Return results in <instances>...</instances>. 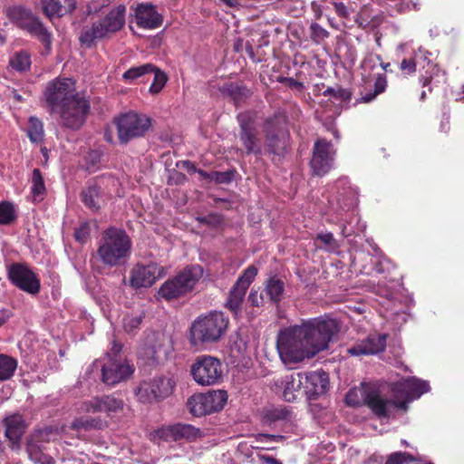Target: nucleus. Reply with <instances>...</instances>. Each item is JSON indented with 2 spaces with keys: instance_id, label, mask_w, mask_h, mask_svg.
I'll use <instances>...</instances> for the list:
<instances>
[{
  "instance_id": "f257e3e1",
  "label": "nucleus",
  "mask_w": 464,
  "mask_h": 464,
  "mask_svg": "<svg viewBox=\"0 0 464 464\" xmlns=\"http://www.w3.org/2000/svg\"><path fill=\"white\" fill-rule=\"evenodd\" d=\"M228 324L229 319L222 312L211 311L198 315L188 328V340L190 346L201 350L219 342L227 334Z\"/></svg>"
},
{
  "instance_id": "f03ea898",
  "label": "nucleus",
  "mask_w": 464,
  "mask_h": 464,
  "mask_svg": "<svg viewBox=\"0 0 464 464\" xmlns=\"http://www.w3.org/2000/svg\"><path fill=\"white\" fill-rule=\"evenodd\" d=\"M131 246V239L124 229L110 227L102 234L96 257L105 266H119L127 262Z\"/></svg>"
},
{
  "instance_id": "7ed1b4c3",
  "label": "nucleus",
  "mask_w": 464,
  "mask_h": 464,
  "mask_svg": "<svg viewBox=\"0 0 464 464\" xmlns=\"http://www.w3.org/2000/svg\"><path fill=\"white\" fill-rule=\"evenodd\" d=\"M301 326L312 355L327 349L341 329L340 322L328 314L303 321Z\"/></svg>"
},
{
  "instance_id": "20e7f679",
  "label": "nucleus",
  "mask_w": 464,
  "mask_h": 464,
  "mask_svg": "<svg viewBox=\"0 0 464 464\" xmlns=\"http://www.w3.org/2000/svg\"><path fill=\"white\" fill-rule=\"evenodd\" d=\"M276 347L282 361L285 363L300 362L311 353L301 324L281 330L277 336Z\"/></svg>"
},
{
  "instance_id": "39448f33",
  "label": "nucleus",
  "mask_w": 464,
  "mask_h": 464,
  "mask_svg": "<svg viewBox=\"0 0 464 464\" xmlns=\"http://www.w3.org/2000/svg\"><path fill=\"white\" fill-rule=\"evenodd\" d=\"M203 267L199 265H188L177 275L164 282L159 289L160 297L167 301L178 299L192 292L202 278Z\"/></svg>"
},
{
  "instance_id": "423d86ee",
  "label": "nucleus",
  "mask_w": 464,
  "mask_h": 464,
  "mask_svg": "<svg viewBox=\"0 0 464 464\" xmlns=\"http://www.w3.org/2000/svg\"><path fill=\"white\" fill-rule=\"evenodd\" d=\"M125 13L126 6L119 5L103 19L92 23L90 27H83L79 36L80 43L86 47H92L95 40L103 39L120 31L125 24Z\"/></svg>"
},
{
  "instance_id": "0eeeda50",
  "label": "nucleus",
  "mask_w": 464,
  "mask_h": 464,
  "mask_svg": "<svg viewBox=\"0 0 464 464\" xmlns=\"http://www.w3.org/2000/svg\"><path fill=\"white\" fill-rule=\"evenodd\" d=\"M194 382L201 386L218 384L223 377V365L219 359L211 355H199L190 366Z\"/></svg>"
},
{
  "instance_id": "6e6552de",
  "label": "nucleus",
  "mask_w": 464,
  "mask_h": 464,
  "mask_svg": "<svg viewBox=\"0 0 464 464\" xmlns=\"http://www.w3.org/2000/svg\"><path fill=\"white\" fill-rule=\"evenodd\" d=\"M118 140L121 144L143 137L151 126V119L145 114L129 111L116 120Z\"/></svg>"
},
{
  "instance_id": "1a4fd4ad",
  "label": "nucleus",
  "mask_w": 464,
  "mask_h": 464,
  "mask_svg": "<svg viewBox=\"0 0 464 464\" xmlns=\"http://www.w3.org/2000/svg\"><path fill=\"white\" fill-rule=\"evenodd\" d=\"M90 110V102L77 92L63 104L55 113L60 115L63 127L76 130L84 124Z\"/></svg>"
},
{
  "instance_id": "9d476101",
  "label": "nucleus",
  "mask_w": 464,
  "mask_h": 464,
  "mask_svg": "<svg viewBox=\"0 0 464 464\" xmlns=\"http://www.w3.org/2000/svg\"><path fill=\"white\" fill-rule=\"evenodd\" d=\"M75 82L70 78H55L50 81L44 91V101L51 113L76 94Z\"/></svg>"
},
{
  "instance_id": "9b49d317",
  "label": "nucleus",
  "mask_w": 464,
  "mask_h": 464,
  "mask_svg": "<svg viewBox=\"0 0 464 464\" xmlns=\"http://www.w3.org/2000/svg\"><path fill=\"white\" fill-rule=\"evenodd\" d=\"M175 385L176 382L172 378L158 376L141 382L135 390V394L142 403L160 401L171 395Z\"/></svg>"
},
{
  "instance_id": "f8f14e48",
  "label": "nucleus",
  "mask_w": 464,
  "mask_h": 464,
  "mask_svg": "<svg viewBox=\"0 0 464 464\" xmlns=\"http://www.w3.org/2000/svg\"><path fill=\"white\" fill-rule=\"evenodd\" d=\"M239 125L238 139L242 146V153L246 155H260L262 153L261 140L255 127V117L250 111L237 115Z\"/></svg>"
},
{
  "instance_id": "ddd939ff",
  "label": "nucleus",
  "mask_w": 464,
  "mask_h": 464,
  "mask_svg": "<svg viewBox=\"0 0 464 464\" xmlns=\"http://www.w3.org/2000/svg\"><path fill=\"white\" fill-rule=\"evenodd\" d=\"M7 278L12 285L27 294L37 295L40 292L39 276L25 264L13 263L8 267Z\"/></svg>"
},
{
  "instance_id": "4468645a",
  "label": "nucleus",
  "mask_w": 464,
  "mask_h": 464,
  "mask_svg": "<svg viewBox=\"0 0 464 464\" xmlns=\"http://www.w3.org/2000/svg\"><path fill=\"white\" fill-rule=\"evenodd\" d=\"M335 150L333 143L325 139H318L313 147L310 168L315 176H324L333 168Z\"/></svg>"
},
{
  "instance_id": "2eb2a0df",
  "label": "nucleus",
  "mask_w": 464,
  "mask_h": 464,
  "mask_svg": "<svg viewBox=\"0 0 464 464\" xmlns=\"http://www.w3.org/2000/svg\"><path fill=\"white\" fill-rule=\"evenodd\" d=\"M133 368L122 357L114 359L110 353L109 360L102 365V381L105 384L112 386L126 381L133 373Z\"/></svg>"
},
{
  "instance_id": "dca6fc26",
  "label": "nucleus",
  "mask_w": 464,
  "mask_h": 464,
  "mask_svg": "<svg viewBox=\"0 0 464 464\" xmlns=\"http://www.w3.org/2000/svg\"><path fill=\"white\" fill-rule=\"evenodd\" d=\"M160 437L167 441H195L203 436L200 429L187 423H176L163 427L159 431Z\"/></svg>"
},
{
  "instance_id": "f3484780",
  "label": "nucleus",
  "mask_w": 464,
  "mask_h": 464,
  "mask_svg": "<svg viewBox=\"0 0 464 464\" xmlns=\"http://www.w3.org/2000/svg\"><path fill=\"white\" fill-rule=\"evenodd\" d=\"M304 393L309 400H314L324 394L329 388V376L324 371H315L304 374Z\"/></svg>"
},
{
  "instance_id": "a211bd4d",
  "label": "nucleus",
  "mask_w": 464,
  "mask_h": 464,
  "mask_svg": "<svg viewBox=\"0 0 464 464\" xmlns=\"http://www.w3.org/2000/svg\"><path fill=\"white\" fill-rule=\"evenodd\" d=\"M136 24L140 28L156 29L163 23V17L156 7L148 3L138 4L134 9Z\"/></svg>"
},
{
  "instance_id": "6ab92c4d",
  "label": "nucleus",
  "mask_w": 464,
  "mask_h": 464,
  "mask_svg": "<svg viewBox=\"0 0 464 464\" xmlns=\"http://www.w3.org/2000/svg\"><path fill=\"white\" fill-rule=\"evenodd\" d=\"M386 347V336L382 334H371L365 340L354 343L347 349L351 356L375 354L384 351Z\"/></svg>"
},
{
  "instance_id": "aec40b11",
  "label": "nucleus",
  "mask_w": 464,
  "mask_h": 464,
  "mask_svg": "<svg viewBox=\"0 0 464 464\" xmlns=\"http://www.w3.org/2000/svg\"><path fill=\"white\" fill-rule=\"evenodd\" d=\"M158 266L136 265L130 271V284L134 288L151 286L157 280Z\"/></svg>"
},
{
  "instance_id": "412c9836",
  "label": "nucleus",
  "mask_w": 464,
  "mask_h": 464,
  "mask_svg": "<svg viewBox=\"0 0 464 464\" xmlns=\"http://www.w3.org/2000/svg\"><path fill=\"white\" fill-rule=\"evenodd\" d=\"M123 401L111 395L93 397L85 403V410L89 412H117L123 408Z\"/></svg>"
},
{
  "instance_id": "4be33fe9",
  "label": "nucleus",
  "mask_w": 464,
  "mask_h": 464,
  "mask_svg": "<svg viewBox=\"0 0 464 464\" xmlns=\"http://www.w3.org/2000/svg\"><path fill=\"white\" fill-rule=\"evenodd\" d=\"M276 384L284 387L283 398L285 401L293 402L304 393V373L286 375L284 379L276 381Z\"/></svg>"
},
{
  "instance_id": "5701e85b",
  "label": "nucleus",
  "mask_w": 464,
  "mask_h": 464,
  "mask_svg": "<svg viewBox=\"0 0 464 464\" xmlns=\"http://www.w3.org/2000/svg\"><path fill=\"white\" fill-rule=\"evenodd\" d=\"M363 403L376 415L378 418H389L391 413V400L383 399L379 392L368 391L363 396Z\"/></svg>"
},
{
  "instance_id": "b1692460",
  "label": "nucleus",
  "mask_w": 464,
  "mask_h": 464,
  "mask_svg": "<svg viewBox=\"0 0 464 464\" xmlns=\"http://www.w3.org/2000/svg\"><path fill=\"white\" fill-rule=\"evenodd\" d=\"M220 93L230 99L238 107L245 103L252 95V91L243 84L228 82L218 87Z\"/></svg>"
},
{
  "instance_id": "393cba45",
  "label": "nucleus",
  "mask_w": 464,
  "mask_h": 464,
  "mask_svg": "<svg viewBox=\"0 0 464 464\" xmlns=\"http://www.w3.org/2000/svg\"><path fill=\"white\" fill-rule=\"evenodd\" d=\"M81 200L93 213L100 211L104 201L102 188L95 183H89L81 192Z\"/></svg>"
},
{
  "instance_id": "a878e982",
  "label": "nucleus",
  "mask_w": 464,
  "mask_h": 464,
  "mask_svg": "<svg viewBox=\"0 0 464 464\" xmlns=\"http://www.w3.org/2000/svg\"><path fill=\"white\" fill-rule=\"evenodd\" d=\"M262 130L264 135L285 134V132H289L287 116L283 111H276L264 120Z\"/></svg>"
},
{
  "instance_id": "bb28decb",
  "label": "nucleus",
  "mask_w": 464,
  "mask_h": 464,
  "mask_svg": "<svg viewBox=\"0 0 464 464\" xmlns=\"http://www.w3.org/2000/svg\"><path fill=\"white\" fill-rule=\"evenodd\" d=\"M5 437L12 443V448H19L20 440L25 431L24 420L20 415H13L5 420Z\"/></svg>"
},
{
  "instance_id": "cd10ccee",
  "label": "nucleus",
  "mask_w": 464,
  "mask_h": 464,
  "mask_svg": "<svg viewBox=\"0 0 464 464\" xmlns=\"http://www.w3.org/2000/svg\"><path fill=\"white\" fill-rule=\"evenodd\" d=\"M266 150L269 154L284 157L289 147L290 132L264 135Z\"/></svg>"
},
{
  "instance_id": "c85d7f7f",
  "label": "nucleus",
  "mask_w": 464,
  "mask_h": 464,
  "mask_svg": "<svg viewBox=\"0 0 464 464\" xmlns=\"http://www.w3.org/2000/svg\"><path fill=\"white\" fill-rule=\"evenodd\" d=\"M6 14L13 24L24 31L37 17L30 9L22 5L9 7L6 11Z\"/></svg>"
},
{
  "instance_id": "c756f323",
  "label": "nucleus",
  "mask_w": 464,
  "mask_h": 464,
  "mask_svg": "<svg viewBox=\"0 0 464 464\" xmlns=\"http://www.w3.org/2000/svg\"><path fill=\"white\" fill-rule=\"evenodd\" d=\"M285 287V282L275 275L265 281L264 294L271 304H278L284 297Z\"/></svg>"
},
{
  "instance_id": "7c9ffc66",
  "label": "nucleus",
  "mask_w": 464,
  "mask_h": 464,
  "mask_svg": "<svg viewBox=\"0 0 464 464\" xmlns=\"http://www.w3.org/2000/svg\"><path fill=\"white\" fill-rule=\"evenodd\" d=\"M291 415V411L285 406H272L263 410L262 420L270 426L277 425L278 423L290 420Z\"/></svg>"
},
{
  "instance_id": "2f4dec72",
  "label": "nucleus",
  "mask_w": 464,
  "mask_h": 464,
  "mask_svg": "<svg viewBox=\"0 0 464 464\" xmlns=\"http://www.w3.org/2000/svg\"><path fill=\"white\" fill-rule=\"evenodd\" d=\"M25 31L44 44L46 54H49L51 53L53 40L52 34L44 25L39 17H36V19L31 24V25Z\"/></svg>"
},
{
  "instance_id": "473e14b6",
  "label": "nucleus",
  "mask_w": 464,
  "mask_h": 464,
  "mask_svg": "<svg viewBox=\"0 0 464 464\" xmlns=\"http://www.w3.org/2000/svg\"><path fill=\"white\" fill-rule=\"evenodd\" d=\"M428 384L425 382L411 379L407 380L401 383L394 389L396 392H401L408 396L410 400H414L420 397L424 392H427Z\"/></svg>"
},
{
  "instance_id": "72a5a7b5",
  "label": "nucleus",
  "mask_w": 464,
  "mask_h": 464,
  "mask_svg": "<svg viewBox=\"0 0 464 464\" xmlns=\"http://www.w3.org/2000/svg\"><path fill=\"white\" fill-rule=\"evenodd\" d=\"M155 70L152 63H144L139 66H132L122 74V80L129 84H133L139 80L142 81L147 74H151Z\"/></svg>"
},
{
  "instance_id": "f704fd0d",
  "label": "nucleus",
  "mask_w": 464,
  "mask_h": 464,
  "mask_svg": "<svg viewBox=\"0 0 464 464\" xmlns=\"http://www.w3.org/2000/svg\"><path fill=\"white\" fill-rule=\"evenodd\" d=\"M427 59L426 53L420 49L413 52L411 55L404 57L400 63L399 69L404 75H411L416 72L417 66L421 65V62Z\"/></svg>"
},
{
  "instance_id": "c9c22d12",
  "label": "nucleus",
  "mask_w": 464,
  "mask_h": 464,
  "mask_svg": "<svg viewBox=\"0 0 464 464\" xmlns=\"http://www.w3.org/2000/svg\"><path fill=\"white\" fill-rule=\"evenodd\" d=\"M246 293V289L235 283L229 292L226 307L237 314L241 310Z\"/></svg>"
},
{
  "instance_id": "e433bc0d",
  "label": "nucleus",
  "mask_w": 464,
  "mask_h": 464,
  "mask_svg": "<svg viewBox=\"0 0 464 464\" xmlns=\"http://www.w3.org/2000/svg\"><path fill=\"white\" fill-rule=\"evenodd\" d=\"M209 413L221 411L227 402L228 395L224 390L212 391L205 393Z\"/></svg>"
},
{
  "instance_id": "4c0bfd02",
  "label": "nucleus",
  "mask_w": 464,
  "mask_h": 464,
  "mask_svg": "<svg viewBox=\"0 0 464 464\" xmlns=\"http://www.w3.org/2000/svg\"><path fill=\"white\" fill-rule=\"evenodd\" d=\"M187 407L189 412L196 417L210 414L205 393H197L192 395L187 401Z\"/></svg>"
},
{
  "instance_id": "58836bf2",
  "label": "nucleus",
  "mask_w": 464,
  "mask_h": 464,
  "mask_svg": "<svg viewBox=\"0 0 464 464\" xmlns=\"http://www.w3.org/2000/svg\"><path fill=\"white\" fill-rule=\"evenodd\" d=\"M31 54L25 50H20L10 58L9 66L18 72H26L31 69Z\"/></svg>"
},
{
  "instance_id": "ea45409f",
  "label": "nucleus",
  "mask_w": 464,
  "mask_h": 464,
  "mask_svg": "<svg viewBox=\"0 0 464 464\" xmlns=\"http://www.w3.org/2000/svg\"><path fill=\"white\" fill-rule=\"evenodd\" d=\"M27 136L31 142L40 143L44 140V124L40 119L31 116L28 120Z\"/></svg>"
},
{
  "instance_id": "a19ab883",
  "label": "nucleus",
  "mask_w": 464,
  "mask_h": 464,
  "mask_svg": "<svg viewBox=\"0 0 464 464\" xmlns=\"http://www.w3.org/2000/svg\"><path fill=\"white\" fill-rule=\"evenodd\" d=\"M16 368V359L6 354H0V381H7L11 379L14 376Z\"/></svg>"
},
{
  "instance_id": "79ce46f5",
  "label": "nucleus",
  "mask_w": 464,
  "mask_h": 464,
  "mask_svg": "<svg viewBox=\"0 0 464 464\" xmlns=\"http://www.w3.org/2000/svg\"><path fill=\"white\" fill-rule=\"evenodd\" d=\"M106 426V422L102 420L101 418H92L89 416L81 417L76 419L72 427L75 430L83 429V430H91V429H102Z\"/></svg>"
},
{
  "instance_id": "37998d69",
  "label": "nucleus",
  "mask_w": 464,
  "mask_h": 464,
  "mask_svg": "<svg viewBox=\"0 0 464 464\" xmlns=\"http://www.w3.org/2000/svg\"><path fill=\"white\" fill-rule=\"evenodd\" d=\"M31 183H32L31 192H32L34 198L35 199L37 198H43V196L44 195L46 188H45V185H44V177L39 169H34L33 170Z\"/></svg>"
},
{
  "instance_id": "c03bdc74",
  "label": "nucleus",
  "mask_w": 464,
  "mask_h": 464,
  "mask_svg": "<svg viewBox=\"0 0 464 464\" xmlns=\"http://www.w3.org/2000/svg\"><path fill=\"white\" fill-rule=\"evenodd\" d=\"M16 219L14 205L9 201L0 203V225H10Z\"/></svg>"
},
{
  "instance_id": "a18cd8bd",
  "label": "nucleus",
  "mask_w": 464,
  "mask_h": 464,
  "mask_svg": "<svg viewBox=\"0 0 464 464\" xmlns=\"http://www.w3.org/2000/svg\"><path fill=\"white\" fill-rule=\"evenodd\" d=\"M153 73V82L150 87V92L152 94H158L161 92L167 83L168 76L160 68L155 66V70L151 72Z\"/></svg>"
},
{
  "instance_id": "49530a36",
  "label": "nucleus",
  "mask_w": 464,
  "mask_h": 464,
  "mask_svg": "<svg viewBox=\"0 0 464 464\" xmlns=\"http://www.w3.org/2000/svg\"><path fill=\"white\" fill-rule=\"evenodd\" d=\"M257 273L258 269L256 266H248L237 278L236 284L247 290L251 283L255 280L256 276H257Z\"/></svg>"
},
{
  "instance_id": "de8ad7c7",
  "label": "nucleus",
  "mask_w": 464,
  "mask_h": 464,
  "mask_svg": "<svg viewBox=\"0 0 464 464\" xmlns=\"http://www.w3.org/2000/svg\"><path fill=\"white\" fill-rule=\"evenodd\" d=\"M42 4L43 11L47 17L63 16L60 0H43Z\"/></svg>"
},
{
  "instance_id": "09e8293b",
  "label": "nucleus",
  "mask_w": 464,
  "mask_h": 464,
  "mask_svg": "<svg viewBox=\"0 0 464 464\" xmlns=\"http://www.w3.org/2000/svg\"><path fill=\"white\" fill-rule=\"evenodd\" d=\"M330 35L329 32L317 23L310 25V38L315 44H320Z\"/></svg>"
},
{
  "instance_id": "8fccbe9b",
  "label": "nucleus",
  "mask_w": 464,
  "mask_h": 464,
  "mask_svg": "<svg viewBox=\"0 0 464 464\" xmlns=\"http://www.w3.org/2000/svg\"><path fill=\"white\" fill-rule=\"evenodd\" d=\"M324 96H332L335 99L342 101H350L352 98V92L348 89L338 87L337 89L328 87L323 92Z\"/></svg>"
},
{
  "instance_id": "3c124183",
  "label": "nucleus",
  "mask_w": 464,
  "mask_h": 464,
  "mask_svg": "<svg viewBox=\"0 0 464 464\" xmlns=\"http://www.w3.org/2000/svg\"><path fill=\"white\" fill-rule=\"evenodd\" d=\"M91 235V225L88 221H83L74 231V238L77 242L84 244L88 241Z\"/></svg>"
},
{
  "instance_id": "603ef678",
  "label": "nucleus",
  "mask_w": 464,
  "mask_h": 464,
  "mask_svg": "<svg viewBox=\"0 0 464 464\" xmlns=\"http://www.w3.org/2000/svg\"><path fill=\"white\" fill-rule=\"evenodd\" d=\"M142 322L141 315L130 316L127 315L123 318V329L128 334H134L140 328Z\"/></svg>"
},
{
  "instance_id": "864d4df0",
  "label": "nucleus",
  "mask_w": 464,
  "mask_h": 464,
  "mask_svg": "<svg viewBox=\"0 0 464 464\" xmlns=\"http://www.w3.org/2000/svg\"><path fill=\"white\" fill-rule=\"evenodd\" d=\"M197 221L209 227H218L223 223V218L217 213H210L204 217H198Z\"/></svg>"
},
{
  "instance_id": "5fc2aeb1",
  "label": "nucleus",
  "mask_w": 464,
  "mask_h": 464,
  "mask_svg": "<svg viewBox=\"0 0 464 464\" xmlns=\"http://www.w3.org/2000/svg\"><path fill=\"white\" fill-rule=\"evenodd\" d=\"M236 173L235 169H228L223 172L212 171V180L218 184H229L233 181Z\"/></svg>"
},
{
  "instance_id": "6e6d98bb",
  "label": "nucleus",
  "mask_w": 464,
  "mask_h": 464,
  "mask_svg": "<svg viewBox=\"0 0 464 464\" xmlns=\"http://www.w3.org/2000/svg\"><path fill=\"white\" fill-rule=\"evenodd\" d=\"M53 433V429L50 426L35 430L33 434V440L35 442H48Z\"/></svg>"
},
{
  "instance_id": "4d7b16f0",
  "label": "nucleus",
  "mask_w": 464,
  "mask_h": 464,
  "mask_svg": "<svg viewBox=\"0 0 464 464\" xmlns=\"http://www.w3.org/2000/svg\"><path fill=\"white\" fill-rule=\"evenodd\" d=\"M316 241H320L325 247L331 250L335 249L338 246L334 235L330 232L317 234L315 237V242Z\"/></svg>"
},
{
  "instance_id": "13d9d810",
  "label": "nucleus",
  "mask_w": 464,
  "mask_h": 464,
  "mask_svg": "<svg viewBox=\"0 0 464 464\" xmlns=\"http://www.w3.org/2000/svg\"><path fill=\"white\" fill-rule=\"evenodd\" d=\"M266 295L264 293L258 294V291L252 289L248 295V302L252 306L259 307L264 304Z\"/></svg>"
},
{
  "instance_id": "bf43d9fd",
  "label": "nucleus",
  "mask_w": 464,
  "mask_h": 464,
  "mask_svg": "<svg viewBox=\"0 0 464 464\" xmlns=\"http://www.w3.org/2000/svg\"><path fill=\"white\" fill-rule=\"evenodd\" d=\"M101 157L102 155L99 151L91 150L86 157L87 169L90 170H93L96 168V166L100 163Z\"/></svg>"
},
{
  "instance_id": "052dcab7",
  "label": "nucleus",
  "mask_w": 464,
  "mask_h": 464,
  "mask_svg": "<svg viewBox=\"0 0 464 464\" xmlns=\"http://www.w3.org/2000/svg\"><path fill=\"white\" fill-rule=\"evenodd\" d=\"M387 87V78L385 74H379L374 82V90L375 94L382 93Z\"/></svg>"
},
{
  "instance_id": "680f3d73",
  "label": "nucleus",
  "mask_w": 464,
  "mask_h": 464,
  "mask_svg": "<svg viewBox=\"0 0 464 464\" xmlns=\"http://www.w3.org/2000/svg\"><path fill=\"white\" fill-rule=\"evenodd\" d=\"M122 350V344L118 343L116 340L111 342V347L110 351L106 353V359L109 360L110 353H111V358L119 359L121 357L120 354Z\"/></svg>"
},
{
  "instance_id": "e2e57ef3",
  "label": "nucleus",
  "mask_w": 464,
  "mask_h": 464,
  "mask_svg": "<svg viewBox=\"0 0 464 464\" xmlns=\"http://www.w3.org/2000/svg\"><path fill=\"white\" fill-rule=\"evenodd\" d=\"M334 12L341 18H347L349 16L348 8L343 2L333 3Z\"/></svg>"
},
{
  "instance_id": "0e129e2a",
  "label": "nucleus",
  "mask_w": 464,
  "mask_h": 464,
  "mask_svg": "<svg viewBox=\"0 0 464 464\" xmlns=\"http://www.w3.org/2000/svg\"><path fill=\"white\" fill-rule=\"evenodd\" d=\"M279 82L282 83H285L286 86H288L291 89H297V90L304 89L303 82H298L295 79L291 78V77H282V78H280Z\"/></svg>"
},
{
  "instance_id": "69168bd1",
  "label": "nucleus",
  "mask_w": 464,
  "mask_h": 464,
  "mask_svg": "<svg viewBox=\"0 0 464 464\" xmlns=\"http://www.w3.org/2000/svg\"><path fill=\"white\" fill-rule=\"evenodd\" d=\"M63 16L71 14L76 8L75 0H60Z\"/></svg>"
},
{
  "instance_id": "338daca9",
  "label": "nucleus",
  "mask_w": 464,
  "mask_h": 464,
  "mask_svg": "<svg viewBox=\"0 0 464 464\" xmlns=\"http://www.w3.org/2000/svg\"><path fill=\"white\" fill-rule=\"evenodd\" d=\"M412 400H410L408 396L405 395V398L403 400H391V411L393 409H400L402 411L408 410V404Z\"/></svg>"
},
{
  "instance_id": "774afa93",
  "label": "nucleus",
  "mask_w": 464,
  "mask_h": 464,
  "mask_svg": "<svg viewBox=\"0 0 464 464\" xmlns=\"http://www.w3.org/2000/svg\"><path fill=\"white\" fill-rule=\"evenodd\" d=\"M345 401L347 405L356 407L361 405L360 400L357 398L356 391L351 390L345 396Z\"/></svg>"
}]
</instances>
